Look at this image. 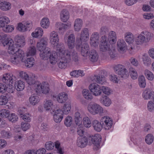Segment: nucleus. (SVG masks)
I'll return each instance as SVG.
<instances>
[{
    "instance_id": "nucleus-1",
    "label": "nucleus",
    "mask_w": 154,
    "mask_h": 154,
    "mask_svg": "<svg viewBox=\"0 0 154 154\" xmlns=\"http://www.w3.org/2000/svg\"><path fill=\"white\" fill-rule=\"evenodd\" d=\"M60 51H57L59 54L57 65L58 67L61 69H64L67 65V63L71 60L77 63L79 58L77 53L74 50H65V48L62 47Z\"/></svg>"
},
{
    "instance_id": "nucleus-2",
    "label": "nucleus",
    "mask_w": 154,
    "mask_h": 154,
    "mask_svg": "<svg viewBox=\"0 0 154 154\" xmlns=\"http://www.w3.org/2000/svg\"><path fill=\"white\" fill-rule=\"evenodd\" d=\"M26 54L22 50L18 49L11 57L10 61L14 64L23 63L26 66L30 68L34 64L35 60L33 57L27 58Z\"/></svg>"
},
{
    "instance_id": "nucleus-3",
    "label": "nucleus",
    "mask_w": 154,
    "mask_h": 154,
    "mask_svg": "<svg viewBox=\"0 0 154 154\" xmlns=\"http://www.w3.org/2000/svg\"><path fill=\"white\" fill-rule=\"evenodd\" d=\"M101 122L102 124L97 120H94L92 122V125L94 129L98 132L100 131L103 127L105 130H109L112 125V120L109 117L104 116L102 117Z\"/></svg>"
},
{
    "instance_id": "nucleus-4",
    "label": "nucleus",
    "mask_w": 154,
    "mask_h": 154,
    "mask_svg": "<svg viewBox=\"0 0 154 154\" xmlns=\"http://www.w3.org/2000/svg\"><path fill=\"white\" fill-rule=\"evenodd\" d=\"M49 40L50 43L54 46L56 51H60L62 47L65 48L63 44L59 43V36L57 32L53 31L51 32Z\"/></svg>"
},
{
    "instance_id": "nucleus-5",
    "label": "nucleus",
    "mask_w": 154,
    "mask_h": 154,
    "mask_svg": "<svg viewBox=\"0 0 154 154\" xmlns=\"http://www.w3.org/2000/svg\"><path fill=\"white\" fill-rule=\"evenodd\" d=\"M151 37V34L149 32L143 31L135 38V42L137 45H142L149 42Z\"/></svg>"
},
{
    "instance_id": "nucleus-6",
    "label": "nucleus",
    "mask_w": 154,
    "mask_h": 154,
    "mask_svg": "<svg viewBox=\"0 0 154 154\" xmlns=\"http://www.w3.org/2000/svg\"><path fill=\"white\" fill-rule=\"evenodd\" d=\"M35 85V90L37 94L40 95L42 93L46 94L49 92V85L47 82H42L41 83L37 81Z\"/></svg>"
},
{
    "instance_id": "nucleus-7",
    "label": "nucleus",
    "mask_w": 154,
    "mask_h": 154,
    "mask_svg": "<svg viewBox=\"0 0 154 154\" xmlns=\"http://www.w3.org/2000/svg\"><path fill=\"white\" fill-rule=\"evenodd\" d=\"M89 36V33L88 29L87 28H83L80 32V38H77L76 39V48H79L82 42H86L88 41Z\"/></svg>"
},
{
    "instance_id": "nucleus-8",
    "label": "nucleus",
    "mask_w": 154,
    "mask_h": 154,
    "mask_svg": "<svg viewBox=\"0 0 154 154\" xmlns=\"http://www.w3.org/2000/svg\"><path fill=\"white\" fill-rule=\"evenodd\" d=\"M115 72L122 78H126L128 75V72L125 66L121 64H118L114 67Z\"/></svg>"
},
{
    "instance_id": "nucleus-9",
    "label": "nucleus",
    "mask_w": 154,
    "mask_h": 154,
    "mask_svg": "<svg viewBox=\"0 0 154 154\" xmlns=\"http://www.w3.org/2000/svg\"><path fill=\"white\" fill-rule=\"evenodd\" d=\"M88 109L90 113L94 115L97 114L100 115L102 113L103 111L102 107L95 103L89 104L88 107Z\"/></svg>"
},
{
    "instance_id": "nucleus-10",
    "label": "nucleus",
    "mask_w": 154,
    "mask_h": 154,
    "mask_svg": "<svg viewBox=\"0 0 154 154\" xmlns=\"http://www.w3.org/2000/svg\"><path fill=\"white\" fill-rule=\"evenodd\" d=\"M3 46H6L8 49V52L9 54H12L13 52L16 51L18 47L11 38H7L3 42Z\"/></svg>"
},
{
    "instance_id": "nucleus-11",
    "label": "nucleus",
    "mask_w": 154,
    "mask_h": 154,
    "mask_svg": "<svg viewBox=\"0 0 154 154\" xmlns=\"http://www.w3.org/2000/svg\"><path fill=\"white\" fill-rule=\"evenodd\" d=\"M89 88L94 95L97 96L101 94V86L94 83L91 84L89 86Z\"/></svg>"
},
{
    "instance_id": "nucleus-12",
    "label": "nucleus",
    "mask_w": 154,
    "mask_h": 154,
    "mask_svg": "<svg viewBox=\"0 0 154 154\" xmlns=\"http://www.w3.org/2000/svg\"><path fill=\"white\" fill-rule=\"evenodd\" d=\"M100 50L103 52H107L111 48L109 43L108 42L105 36H102L100 38Z\"/></svg>"
},
{
    "instance_id": "nucleus-13",
    "label": "nucleus",
    "mask_w": 154,
    "mask_h": 154,
    "mask_svg": "<svg viewBox=\"0 0 154 154\" xmlns=\"http://www.w3.org/2000/svg\"><path fill=\"white\" fill-rule=\"evenodd\" d=\"M19 74L20 76L24 79L28 84L30 85H34L35 87V84L37 81H35V77H30L26 72H20Z\"/></svg>"
},
{
    "instance_id": "nucleus-14",
    "label": "nucleus",
    "mask_w": 154,
    "mask_h": 154,
    "mask_svg": "<svg viewBox=\"0 0 154 154\" xmlns=\"http://www.w3.org/2000/svg\"><path fill=\"white\" fill-rule=\"evenodd\" d=\"M99 38L100 36L98 32H93L90 38V43L91 46L94 47H97L99 44Z\"/></svg>"
},
{
    "instance_id": "nucleus-15",
    "label": "nucleus",
    "mask_w": 154,
    "mask_h": 154,
    "mask_svg": "<svg viewBox=\"0 0 154 154\" xmlns=\"http://www.w3.org/2000/svg\"><path fill=\"white\" fill-rule=\"evenodd\" d=\"M55 26L57 30L59 31L64 32L66 29H68L71 26V23L70 22H67L64 23L61 22H57L56 23Z\"/></svg>"
},
{
    "instance_id": "nucleus-16",
    "label": "nucleus",
    "mask_w": 154,
    "mask_h": 154,
    "mask_svg": "<svg viewBox=\"0 0 154 154\" xmlns=\"http://www.w3.org/2000/svg\"><path fill=\"white\" fill-rule=\"evenodd\" d=\"M16 80V77L11 74L7 73L3 75L2 81L5 83H10L12 84Z\"/></svg>"
},
{
    "instance_id": "nucleus-17",
    "label": "nucleus",
    "mask_w": 154,
    "mask_h": 154,
    "mask_svg": "<svg viewBox=\"0 0 154 154\" xmlns=\"http://www.w3.org/2000/svg\"><path fill=\"white\" fill-rule=\"evenodd\" d=\"M54 119L55 122L57 123H60L63 118V112L60 109H57L54 111Z\"/></svg>"
},
{
    "instance_id": "nucleus-18",
    "label": "nucleus",
    "mask_w": 154,
    "mask_h": 154,
    "mask_svg": "<svg viewBox=\"0 0 154 154\" xmlns=\"http://www.w3.org/2000/svg\"><path fill=\"white\" fill-rule=\"evenodd\" d=\"M48 42V39L47 38H42L40 42L37 43V47L38 50L41 51L44 50L45 49L48 48L46 47Z\"/></svg>"
},
{
    "instance_id": "nucleus-19",
    "label": "nucleus",
    "mask_w": 154,
    "mask_h": 154,
    "mask_svg": "<svg viewBox=\"0 0 154 154\" xmlns=\"http://www.w3.org/2000/svg\"><path fill=\"white\" fill-rule=\"evenodd\" d=\"M75 41V35L72 33L70 34L67 37V43L68 50H73L72 49L75 47L74 42Z\"/></svg>"
},
{
    "instance_id": "nucleus-20",
    "label": "nucleus",
    "mask_w": 154,
    "mask_h": 154,
    "mask_svg": "<svg viewBox=\"0 0 154 154\" xmlns=\"http://www.w3.org/2000/svg\"><path fill=\"white\" fill-rule=\"evenodd\" d=\"M92 81L97 83L103 84L106 82L105 77L102 75H95L91 78Z\"/></svg>"
},
{
    "instance_id": "nucleus-21",
    "label": "nucleus",
    "mask_w": 154,
    "mask_h": 154,
    "mask_svg": "<svg viewBox=\"0 0 154 154\" xmlns=\"http://www.w3.org/2000/svg\"><path fill=\"white\" fill-rule=\"evenodd\" d=\"M58 55H59L58 53H57L55 51H50L48 58L49 59V62L51 64H54L56 63L58 58Z\"/></svg>"
},
{
    "instance_id": "nucleus-22",
    "label": "nucleus",
    "mask_w": 154,
    "mask_h": 154,
    "mask_svg": "<svg viewBox=\"0 0 154 154\" xmlns=\"http://www.w3.org/2000/svg\"><path fill=\"white\" fill-rule=\"evenodd\" d=\"M53 97L56 98L57 101L60 103H64L68 99V95L65 92L61 93L56 96L53 95Z\"/></svg>"
},
{
    "instance_id": "nucleus-23",
    "label": "nucleus",
    "mask_w": 154,
    "mask_h": 154,
    "mask_svg": "<svg viewBox=\"0 0 154 154\" xmlns=\"http://www.w3.org/2000/svg\"><path fill=\"white\" fill-rule=\"evenodd\" d=\"M117 47L118 51L123 53L126 49V45L125 42L122 39H119L117 42Z\"/></svg>"
},
{
    "instance_id": "nucleus-24",
    "label": "nucleus",
    "mask_w": 154,
    "mask_h": 154,
    "mask_svg": "<svg viewBox=\"0 0 154 154\" xmlns=\"http://www.w3.org/2000/svg\"><path fill=\"white\" fill-rule=\"evenodd\" d=\"M106 38L107 40L109 43L113 44L115 43L116 41L117 37L116 32L113 31L110 32L108 35V37L107 38L106 36L104 35Z\"/></svg>"
},
{
    "instance_id": "nucleus-25",
    "label": "nucleus",
    "mask_w": 154,
    "mask_h": 154,
    "mask_svg": "<svg viewBox=\"0 0 154 154\" xmlns=\"http://www.w3.org/2000/svg\"><path fill=\"white\" fill-rule=\"evenodd\" d=\"M81 47V53L82 55L84 57H86L88 55V53L89 50V45L88 44L86 43H84L82 45H81L79 48V49Z\"/></svg>"
},
{
    "instance_id": "nucleus-26",
    "label": "nucleus",
    "mask_w": 154,
    "mask_h": 154,
    "mask_svg": "<svg viewBox=\"0 0 154 154\" xmlns=\"http://www.w3.org/2000/svg\"><path fill=\"white\" fill-rule=\"evenodd\" d=\"M91 140L92 143L98 148L101 142V136L99 134H96L92 137Z\"/></svg>"
},
{
    "instance_id": "nucleus-27",
    "label": "nucleus",
    "mask_w": 154,
    "mask_h": 154,
    "mask_svg": "<svg viewBox=\"0 0 154 154\" xmlns=\"http://www.w3.org/2000/svg\"><path fill=\"white\" fill-rule=\"evenodd\" d=\"M15 41L17 47H23L25 45V39L23 36H16L15 37Z\"/></svg>"
},
{
    "instance_id": "nucleus-28",
    "label": "nucleus",
    "mask_w": 154,
    "mask_h": 154,
    "mask_svg": "<svg viewBox=\"0 0 154 154\" xmlns=\"http://www.w3.org/2000/svg\"><path fill=\"white\" fill-rule=\"evenodd\" d=\"M88 142V139L86 137H80L78 138L76 144L78 146L83 148L87 145Z\"/></svg>"
},
{
    "instance_id": "nucleus-29",
    "label": "nucleus",
    "mask_w": 154,
    "mask_h": 154,
    "mask_svg": "<svg viewBox=\"0 0 154 154\" xmlns=\"http://www.w3.org/2000/svg\"><path fill=\"white\" fill-rule=\"evenodd\" d=\"M69 13L68 10L65 9L62 10L60 13V18L63 22H66L69 18Z\"/></svg>"
},
{
    "instance_id": "nucleus-30",
    "label": "nucleus",
    "mask_w": 154,
    "mask_h": 154,
    "mask_svg": "<svg viewBox=\"0 0 154 154\" xmlns=\"http://www.w3.org/2000/svg\"><path fill=\"white\" fill-rule=\"evenodd\" d=\"M89 57L91 61L93 62H95L98 60V54L95 50H91L89 53Z\"/></svg>"
},
{
    "instance_id": "nucleus-31",
    "label": "nucleus",
    "mask_w": 154,
    "mask_h": 154,
    "mask_svg": "<svg viewBox=\"0 0 154 154\" xmlns=\"http://www.w3.org/2000/svg\"><path fill=\"white\" fill-rule=\"evenodd\" d=\"M154 92L149 89H146L143 93V96L145 100L149 99L152 97L153 96Z\"/></svg>"
},
{
    "instance_id": "nucleus-32",
    "label": "nucleus",
    "mask_w": 154,
    "mask_h": 154,
    "mask_svg": "<svg viewBox=\"0 0 154 154\" xmlns=\"http://www.w3.org/2000/svg\"><path fill=\"white\" fill-rule=\"evenodd\" d=\"M125 39L126 42L129 44L133 43L134 40L133 34L130 32H126L125 34Z\"/></svg>"
},
{
    "instance_id": "nucleus-33",
    "label": "nucleus",
    "mask_w": 154,
    "mask_h": 154,
    "mask_svg": "<svg viewBox=\"0 0 154 154\" xmlns=\"http://www.w3.org/2000/svg\"><path fill=\"white\" fill-rule=\"evenodd\" d=\"M50 50L49 48L45 49L43 51H40L39 55L40 58L44 60H46L48 59L49 55L50 53Z\"/></svg>"
},
{
    "instance_id": "nucleus-34",
    "label": "nucleus",
    "mask_w": 154,
    "mask_h": 154,
    "mask_svg": "<svg viewBox=\"0 0 154 154\" xmlns=\"http://www.w3.org/2000/svg\"><path fill=\"white\" fill-rule=\"evenodd\" d=\"M15 87L17 91H22L25 88V83L21 80L17 81L15 82Z\"/></svg>"
},
{
    "instance_id": "nucleus-35",
    "label": "nucleus",
    "mask_w": 154,
    "mask_h": 154,
    "mask_svg": "<svg viewBox=\"0 0 154 154\" xmlns=\"http://www.w3.org/2000/svg\"><path fill=\"white\" fill-rule=\"evenodd\" d=\"M82 25V20L80 19H77L75 21L74 27L75 31H79L81 29Z\"/></svg>"
},
{
    "instance_id": "nucleus-36",
    "label": "nucleus",
    "mask_w": 154,
    "mask_h": 154,
    "mask_svg": "<svg viewBox=\"0 0 154 154\" xmlns=\"http://www.w3.org/2000/svg\"><path fill=\"white\" fill-rule=\"evenodd\" d=\"M71 106L70 102H66L64 104L62 110H61L63 113L65 114H68L70 110Z\"/></svg>"
},
{
    "instance_id": "nucleus-37",
    "label": "nucleus",
    "mask_w": 154,
    "mask_h": 154,
    "mask_svg": "<svg viewBox=\"0 0 154 154\" xmlns=\"http://www.w3.org/2000/svg\"><path fill=\"white\" fill-rule=\"evenodd\" d=\"M82 119V116L80 113L79 112H76L75 114V121L76 124L79 126H82V125H81Z\"/></svg>"
},
{
    "instance_id": "nucleus-38",
    "label": "nucleus",
    "mask_w": 154,
    "mask_h": 154,
    "mask_svg": "<svg viewBox=\"0 0 154 154\" xmlns=\"http://www.w3.org/2000/svg\"><path fill=\"white\" fill-rule=\"evenodd\" d=\"M10 20L6 16L0 17V28H3L6 24L10 23Z\"/></svg>"
},
{
    "instance_id": "nucleus-39",
    "label": "nucleus",
    "mask_w": 154,
    "mask_h": 154,
    "mask_svg": "<svg viewBox=\"0 0 154 154\" xmlns=\"http://www.w3.org/2000/svg\"><path fill=\"white\" fill-rule=\"evenodd\" d=\"M11 8V5L8 2H4L0 3V8L3 11L8 10Z\"/></svg>"
},
{
    "instance_id": "nucleus-40",
    "label": "nucleus",
    "mask_w": 154,
    "mask_h": 154,
    "mask_svg": "<svg viewBox=\"0 0 154 154\" xmlns=\"http://www.w3.org/2000/svg\"><path fill=\"white\" fill-rule=\"evenodd\" d=\"M53 105V103L52 100H46L44 102V107L46 111L51 110Z\"/></svg>"
},
{
    "instance_id": "nucleus-41",
    "label": "nucleus",
    "mask_w": 154,
    "mask_h": 154,
    "mask_svg": "<svg viewBox=\"0 0 154 154\" xmlns=\"http://www.w3.org/2000/svg\"><path fill=\"white\" fill-rule=\"evenodd\" d=\"M43 33V30L41 28H38L32 33V36L34 38L41 37Z\"/></svg>"
},
{
    "instance_id": "nucleus-42",
    "label": "nucleus",
    "mask_w": 154,
    "mask_h": 154,
    "mask_svg": "<svg viewBox=\"0 0 154 154\" xmlns=\"http://www.w3.org/2000/svg\"><path fill=\"white\" fill-rule=\"evenodd\" d=\"M100 101L106 106H109L111 103L110 99L106 96H103L100 99Z\"/></svg>"
},
{
    "instance_id": "nucleus-43",
    "label": "nucleus",
    "mask_w": 154,
    "mask_h": 154,
    "mask_svg": "<svg viewBox=\"0 0 154 154\" xmlns=\"http://www.w3.org/2000/svg\"><path fill=\"white\" fill-rule=\"evenodd\" d=\"M82 94L84 97L88 100H91L93 98L92 94L87 89L83 90Z\"/></svg>"
},
{
    "instance_id": "nucleus-44",
    "label": "nucleus",
    "mask_w": 154,
    "mask_h": 154,
    "mask_svg": "<svg viewBox=\"0 0 154 154\" xmlns=\"http://www.w3.org/2000/svg\"><path fill=\"white\" fill-rule=\"evenodd\" d=\"M82 122L83 125L86 128H89L91 125V120L88 116H85L83 118Z\"/></svg>"
},
{
    "instance_id": "nucleus-45",
    "label": "nucleus",
    "mask_w": 154,
    "mask_h": 154,
    "mask_svg": "<svg viewBox=\"0 0 154 154\" xmlns=\"http://www.w3.org/2000/svg\"><path fill=\"white\" fill-rule=\"evenodd\" d=\"M142 59L144 65L148 66L150 65L151 63V59L146 54H144L142 56Z\"/></svg>"
},
{
    "instance_id": "nucleus-46",
    "label": "nucleus",
    "mask_w": 154,
    "mask_h": 154,
    "mask_svg": "<svg viewBox=\"0 0 154 154\" xmlns=\"http://www.w3.org/2000/svg\"><path fill=\"white\" fill-rule=\"evenodd\" d=\"M29 101L32 105H35L39 101L38 97L35 95H32L29 97Z\"/></svg>"
},
{
    "instance_id": "nucleus-47",
    "label": "nucleus",
    "mask_w": 154,
    "mask_h": 154,
    "mask_svg": "<svg viewBox=\"0 0 154 154\" xmlns=\"http://www.w3.org/2000/svg\"><path fill=\"white\" fill-rule=\"evenodd\" d=\"M50 23L48 18H43L41 21V26L44 28H48L49 26Z\"/></svg>"
},
{
    "instance_id": "nucleus-48",
    "label": "nucleus",
    "mask_w": 154,
    "mask_h": 154,
    "mask_svg": "<svg viewBox=\"0 0 154 154\" xmlns=\"http://www.w3.org/2000/svg\"><path fill=\"white\" fill-rule=\"evenodd\" d=\"M1 136L4 138H10L11 137L12 134L9 131L2 130L1 132Z\"/></svg>"
},
{
    "instance_id": "nucleus-49",
    "label": "nucleus",
    "mask_w": 154,
    "mask_h": 154,
    "mask_svg": "<svg viewBox=\"0 0 154 154\" xmlns=\"http://www.w3.org/2000/svg\"><path fill=\"white\" fill-rule=\"evenodd\" d=\"M129 72L131 78L133 79L137 78L138 75L135 69L131 67L129 69Z\"/></svg>"
},
{
    "instance_id": "nucleus-50",
    "label": "nucleus",
    "mask_w": 154,
    "mask_h": 154,
    "mask_svg": "<svg viewBox=\"0 0 154 154\" xmlns=\"http://www.w3.org/2000/svg\"><path fill=\"white\" fill-rule=\"evenodd\" d=\"M10 115V111L6 109H2L0 110V116L3 118H8Z\"/></svg>"
},
{
    "instance_id": "nucleus-51",
    "label": "nucleus",
    "mask_w": 154,
    "mask_h": 154,
    "mask_svg": "<svg viewBox=\"0 0 154 154\" xmlns=\"http://www.w3.org/2000/svg\"><path fill=\"white\" fill-rule=\"evenodd\" d=\"M139 84L140 87L142 88L145 87L146 85L145 79L143 76L142 75L139 77Z\"/></svg>"
},
{
    "instance_id": "nucleus-52",
    "label": "nucleus",
    "mask_w": 154,
    "mask_h": 154,
    "mask_svg": "<svg viewBox=\"0 0 154 154\" xmlns=\"http://www.w3.org/2000/svg\"><path fill=\"white\" fill-rule=\"evenodd\" d=\"M146 77L149 80H152L154 78L152 73L148 70H145L144 72Z\"/></svg>"
},
{
    "instance_id": "nucleus-53",
    "label": "nucleus",
    "mask_w": 154,
    "mask_h": 154,
    "mask_svg": "<svg viewBox=\"0 0 154 154\" xmlns=\"http://www.w3.org/2000/svg\"><path fill=\"white\" fill-rule=\"evenodd\" d=\"M153 136L151 134H147L145 138V141L146 143L148 144H151L153 142Z\"/></svg>"
},
{
    "instance_id": "nucleus-54",
    "label": "nucleus",
    "mask_w": 154,
    "mask_h": 154,
    "mask_svg": "<svg viewBox=\"0 0 154 154\" xmlns=\"http://www.w3.org/2000/svg\"><path fill=\"white\" fill-rule=\"evenodd\" d=\"M72 122V118L69 116H68L65 119L64 121V124L67 127H70Z\"/></svg>"
},
{
    "instance_id": "nucleus-55",
    "label": "nucleus",
    "mask_w": 154,
    "mask_h": 154,
    "mask_svg": "<svg viewBox=\"0 0 154 154\" xmlns=\"http://www.w3.org/2000/svg\"><path fill=\"white\" fill-rule=\"evenodd\" d=\"M107 52L112 58L115 57L116 55V50L114 48L112 47H111Z\"/></svg>"
},
{
    "instance_id": "nucleus-56",
    "label": "nucleus",
    "mask_w": 154,
    "mask_h": 154,
    "mask_svg": "<svg viewBox=\"0 0 154 154\" xmlns=\"http://www.w3.org/2000/svg\"><path fill=\"white\" fill-rule=\"evenodd\" d=\"M14 28L12 26L6 24L2 28L3 30L7 32H11L13 30Z\"/></svg>"
},
{
    "instance_id": "nucleus-57",
    "label": "nucleus",
    "mask_w": 154,
    "mask_h": 154,
    "mask_svg": "<svg viewBox=\"0 0 154 154\" xmlns=\"http://www.w3.org/2000/svg\"><path fill=\"white\" fill-rule=\"evenodd\" d=\"M36 53L35 48L34 47H30L29 48L26 55L27 57L29 56H33L35 55Z\"/></svg>"
},
{
    "instance_id": "nucleus-58",
    "label": "nucleus",
    "mask_w": 154,
    "mask_h": 154,
    "mask_svg": "<svg viewBox=\"0 0 154 154\" xmlns=\"http://www.w3.org/2000/svg\"><path fill=\"white\" fill-rule=\"evenodd\" d=\"M8 119L10 121L15 122L17 120L18 117L15 114L12 113L9 115L8 117Z\"/></svg>"
},
{
    "instance_id": "nucleus-59",
    "label": "nucleus",
    "mask_w": 154,
    "mask_h": 154,
    "mask_svg": "<svg viewBox=\"0 0 154 154\" xmlns=\"http://www.w3.org/2000/svg\"><path fill=\"white\" fill-rule=\"evenodd\" d=\"M17 29L20 31L24 32L28 30V29L26 27V26L23 24L20 23L18 25Z\"/></svg>"
},
{
    "instance_id": "nucleus-60",
    "label": "nucleus",
    "mask_w": 154,
    "mask_h": 154,
    "mask_svg": "<svg viewBox=\"0 0 154 154\" xmlns=\"http://www.w3.org/2000/svg\"><path fill=\"white\" fill-rule=\"evenodd\" d=\"M8 102V99L6 96H2L0 97V105H5Z\"/></svg>"
},
{
    "instance_id": "nucleus-61",
    "label": "nucleus",
    "mask_w": 154,
    "mask_h": 154,
    "mask_svg": "<svg viewBox=\"0 0 154 154\" xmlns=\"http://www.w3.org/2000/svg\"><path fill=\"white\" fill-rule=\"evenodd\" d=\"M54 143L51 142L50 141L47 142L45 146V148L47 150H51L53 149L54 147Z\"/></svg>"
},
{
    "instance_id": "nucleus-62",
    "label": "nucleus",
    "mask_w": 154,
    "mask_h": 154,
    "mask_svg": "<svg viewBox=\"0 0 154 154\" xmlns=\"http://www.w3.org/2000/svg\"><path fill=\"white\" fill-rule=\"evenodd\" d=\"M110 91L109 88L104 86H101V92L102 91L105 94L109 95L110 94Z\"/></svg>"
},
{
    "instance_id": "nucleus-63",
    "label": "nucleus",
    "mask_w": 154,
    "mask_h": 154,
    "mask_svg": "<svg viewBox=\"0 0 154 154\" xmlns=\"http://www.w3.org/2000/svg\"><path fill=\"white\" fill-rule=\"evenodd\" d=\"M21 127L22 130L24 131H26L29 128L30 125L28 123L22 122L21 123Z\"/></svg>"
},
{
    "instance_id": "nucleus-64",
    "label": "nucleus",
    "mask_w": 154,
    "mask_h": 154,
    "mask_svg": "<svg viewBox=\"0 0 154 154\" xmlns=\"http://www.w3.org/2000/svg\"><path fill=\"white\" fill-rule=\"evenodd\" d=\"M147 107L149 111H152L154 109V103L151 101H149L147 104Z\"/></svg>"
}]
</instances>
